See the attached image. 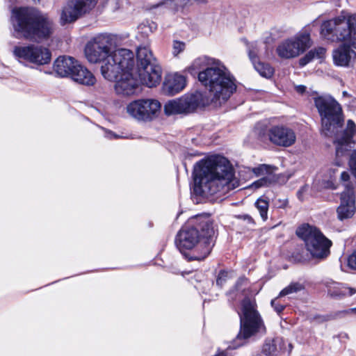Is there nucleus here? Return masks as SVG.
<instances>
[{
	"label": "nucleus",
	"instance_id": "obj_1",
	"mask_svg": "<svg viewBox=\"0 0 356 356\" xmlns=\"http://www.w3.org/2000/svg\"><path fill=\"white\" fill-rule=\"evenodd\" d=\"M188 72L191 74H197L198 81L209 91L208 95L201 92L204 106L211 103H225L236 90L233 76L213 58L207 56L196 58L188 67Z\"/></svg>",
	"mask_w": 356,
	"mask_h": 356
},
{
	"label": "nucleus",
	"instance_id": "obj_41",
	"mask_svg": "<svg viewBox=\"0 0 356 356\" xmlns=\"http://www.w3.org/2000/svg\"><path fill=\"white\" fill-rule=\"evenodd\" d=\"M214 356H227V350L218 352Z\"/></svg>",
	"mask_w": 356,
	"mask_h": 356
},
{
	"label": "nucleus",
	"instance_id": "obj_23",
	"mask_svg": "<svg viewBox=\"0 0 356 356\" xmlns=\"http://www.w3.org/2000/svg\"><path fill=\"white\" fill-rule=\"evenodd\" d=\"M271 168H273L272 166L266 164H261L254 168L253 172L257 175H262L265 173L267 174L266 176L253 183L252 185L254 188H258L263 186H269L278 181V177L271 173Z\"/></svg>",
	"mask_w": 356,
	"mask_h": 356
},
{
	"label": "nucleus",
	"instance_id": "obj_28",
	"mask_svg": "<svg viewBox=\"0 0 356 356\" xmlns=\"http://www.w3.org/2000/svg\"><path fill=\"white\" fill-rule=\"evenodd\" d=\"M305 286L300 282H291L289 286L284 288L279 293V297H284L287 295L296 293L304 290Z\"/></svg>",
	"mask_w": 356,
	"mask_h": 356
},
{
	"label": "nucleus",
	"instance_id": "obj_44",
	"mask_svg": "<svg viewBox=\"0 0 356 356\" xmlns=\"http://www.w3.org/2000/svg\"><path fill=\"white\" fill-rule=\"evenodd\" d=\"M34 1H39L40 0H33Z\"/></svg>",
	"mask_w": 356,
	"mask_h": 356
},
{
	"label": "nucleus",
	"instance_id": "obj_35",
	"mask_svg": "<svg viewBox=\"0 0 356 356\" xmlns=\"http://www.w3.org/2000/svg\"><path fill=\"white\" fill-rule=\"evenodd\" d=\"M350 179V175L348 172H346V171H343V172H341V180L344 181V182H346L344 185V186L346 187V184H350L351 186H353V184H351L350 183L348 182Z\"/></svg>",
	"mask_w": 356,
	"mask_h": 356
},
{
	"label": "nucleus",
	"instance_id": "obj_34",
	"mask_svg": "<svg viewBox=\"0 0 356 356\" xmlns=\"http://www.w3.org/2000/svg\"><path fill=\"white\" fill-rule=\"evenodd\" d=\"M237 218L238 219H241V220H243L247 222L248 224H251L252 225V224L254 223V220L252 219V218L250 216L248 215V214L238 215L237 216Z\"/></svg>",
	"mask_w": 356,
	"mask_h": 356
},
{
	"label": "nucleus",
	"instance_id": "obj_19",
	"mask_svg": "<svg viewBox=\"0 0 356 356\" xmlns=\"http://www.w3.org/2000/svg\"><path fill=\"white\" fill-rule=\"evenodd\" d=\"M186 85V77L179 74H169L165 76L163 90L168 95H175L181 92Z\"/></svg>",
	"mask_w": 356,
	"mask_h": 356
},
{
	"label": "nucleus",
	"instance_id": "obj_40",
	"mask_svg": "<svg viewBox=\"0 0 356 356\" xmlns=\"http://www.w3.org/2000/svg\"><path fill=\"white\" fill-rule=\"evenodd\" d=\"M306 90V87L304 86H298L296 87V91L299 93H304Z\"/></svg>",
	"mask_w": 356,
	"mask_h": 356
},
{
	"label": "nucleus",
	"instance_id": "obj_5",
	"mask_svg": "<svg viewBox=\"0 0 356 356\" xmlns=\"http://www.w3.org/2000/svg\"><path fill=\"white\" fill-rule=\"evenodd\" d=\"M116 48L115 38L108 34H99L86 45L85 55L91 63H102L101 72L105 79H113L124 63L127 64L134 52L127 49Z\"/></svg>",
	"mask_w": 356,
	"mask_h": 356
},
{
	"label": "nucleus",
	"instance_id": "obj_26",
	"mask_svg": "<svg viewBox=\"0 0 356 356\" xmlns=\"http://www.w3.org/2000/svg\"><path fill=\"white\" fill-rule=\"evenodd\" d=\"M326 49L321 47L312 49L299 60V64L301 67H304L314 58H323Z\"/></svg>",
	"mask_w": 356,
	"mask_h": 356
},
{
	"label": "nucleus",
	"instance_id": "obj_38",
	"mask_svg": "<svg viewBox=\"0 0 356 356\" xmlns=\"http://www.w3.org/2000/svg\"><path fill=\"white\" fill-rule=\"evenodd\" d=\"M307 190V186H303L302 188H301L298 192H297V195H298V197L300 199V200H302V193L306 191Z\"/></svg>",
	"mask_w": 356,
	"mask_h": 356
},
{
	"label": "nucleus",
	"instance_id": "obj_3",
	"mask_svg": "<svg viewBox=\"0 0 356 356\" xmlns=\"http://www.w3.org/2000/svg\"><path fill=\"white\" fill-rule=\"evenodd\" d=\"M314 104L321 116L322 134L326 137H334L337 159L336 165L339 166V158L345 156L353 147L356 125L353 120H348L346 129L339 131L343 124V111L341 105L333 97H317L314 98Z\"/></svg>",
	"mask_w": 356,
	"mask_h": 356
},
{
	"label": "nucleus",
	"instance_id": "obj_18",
	"mask_svg": "<svg viewBox=\"0 0 356 356\" xmlns=\"http://www.w3.org/2000/svg\"><path fill=\"white\" fill-rule=\"evenodd\" d=\"M269 140L274 144L283 147L292 145L296 139L294 131L283 126H275L268 130Z\"/></svg>",
	"mask_w": 356,
	"mask_h": 356
},
{
	"label": "nucleus",
	"instance_id": "obj_6",
	"mask_svg": "<svg viewBox=\"0 0 356 356\" xmlns=\"http://www.w3.org/2000/svg\"><path fill=\"white\" fill-rule=\"evenodd\" d=\"M10 20L16 38L32 42L49 38L55 30L54 21L47 15L27 8L13 9Z\"/></svg>",
	"mask_w": 356,
	"mask_h": 356
},
{
	"label": "nucleus",
	"instance_id": "obj_37",
	"mask_svg": "<svg viewBox=\"0 0 356 356\" xmlns=\"http://www.w3.org/2000/svg\"><path fill=\"white\" fill-rule=\"evenodd\" d=\"M288 204L287 200H278L276 205L278 208H284Z\"/></svg>",
	"mask_w": 356,
	"mask_h": 356
},
{
	"label": "nucleus",
	"instance_id": "obj_17",
	"mask_svg": "<svg viewBox=\"0 0 356 356\" xmlns=\"http://www.w3.org/2000/svg\"><path fill=\"white\" fill-rule=\"evenodd\" d=\"M354 187L350 184L346 185L341 195V204L337 208L338 218L342 220L351 218L355 211Z\"/></svg>",
	"mask_w": 356,
	"mask_h": 356
},
{
	"label": "nucleus",
	"instance_id": "obj_27",
	"mask_svg": "<svg viewBox=\"0 0 356 356\" xmlns=\"http://www.w3.org/2000/svg\"><path fill=\"white\" fill-rule=\"evenodd\" d=\"M254 206L259 211L262 220L266 221L268 219L269 202L263 197H260L255 202Z\"/></svg>",
	"mask_w": 356,
	"mask_h": 356
},
{
	"label": "nucleus",
	"instance_id": "obj_31",
	"mask_svg": "<svg viewBox=\"0 0 356 356\" xmlns=\"http://www.w3.org/2000/svg\"><path fill=\"white\" fill-rule=\"evenodd\" d=\"M184 47H185V44L184 42H178V41L175 42V43L173 44V49H174L173 54L175 55H177L178 54H179L184 49Z\"/></svg>",
	"mask_w": 356,
	"mask_h": 356
},
{
	"label": "nucleus",
	"instance_id": "obj_10",
	"mask_svg": "<svg viewBox=\"0 0 356 356\" xmlns=\"http://www.w3.org/2000/svg\"><path fill=\"white\" fill-rule=\"evenodd\" d=\"M240 316V331L238 339H247L259 332H265L264 321L257 309L254 299L245 298L241 303Z\"/></svg>",
	"mask_w": 356,
	"mask_h": 356
},
{
	"label": "nucleus",
	"instance_id": "obj_13",
	"mask_svg": "<svg viewBox=\"0 0 356 356\" xmlns=\"http://www.w3.org/2000/svg\"><path fill=\"white\" fill-rule=\"evenodd\" d=\"M98 0H68L61 9V25L73 23L79 17L89 13L97 5Z\"/></svg>",
	"mask_w": 356,
	"mask_h": 356
},
{
	"label": "nucleus",
	"instance_id": "obj_29",
	"mask_svg": "<svg viewBox=\"0 0 356 356\" xmlns=\"http://www.w3.org/2000/svg\"><path fill=\"white\" fill-rule=\"evenodd\" d=\"M280 297H279V296L275 298L274 300H273L271 301V306L274 308L275 311L277 313V314H280L281 312H282V311L284 310V309L285 308V306L283 305H281L278 302V299L280 298Z\"/></svg>",
	"mask_w": 356,
	"mask_h": 356
},
{
	"label": "nucleus",
	"instance_id": "obj_4",
	"mask_svg": "<svg viewBox=\"0 0 356 356\" xmlns=\"http://www.w3.org/2000/svg\"><path fill=\"white\" fill-rule=\"evenodd\" d=\"M214 234L209 216L197 215L191 218L175 238V245L188 260H203L210 253V239Z\"/></svg>",
	"mask_w": 356,
	"mask_h": 356
},
{
	"label": "nucleus",
	"instance_id": "obj_20",
	"mask_svg": "<svg viewBox=\"0 0 356 356\" xmlns=\"http://www.w3.org/2000/svg\"><path fill=\"white\" fill-rule=\"evenodd\" d=\"M78 64L71 56H59L54 63V72L61 77L70 76Z\"/></svg>",
	"mask_w": 356,
	"mask_h": 356
},
{
	"label": "nucleus",
	"instance_id": "obj_25",
	"mask_svg": "<svg viewBox=\"0 0 356 356\" xmlns=\"http://www.w3.org/2000/svg\"><path fill=\"white\" fill-rule=\"evenodd\" d=\"M284 345V341L282 338L268 339L263 346L262 353L268 356L277 355L281 352H285Z\"/></svg>",
	"mask_w": 356,
	"mask_h": 356
},
{
	"label": "nucleus",
	"instance_id": "obj_42",
	"mask_svg": "<svg viewBox=\"0 0 356 356\" xmlns=\"http://www.w3.org/2000/svg\"><path fill=\"white\" fill-rule=\"evenodd\" d=\"M288 347H289V350H288V352H289V353H290V352L291 351L292 348H293V346H292V344H291V343H289V344H288Z\"/></svg>",
	"mask_w": 356,
	"mask_h": 356
},
{
	"label": "nucleus",
	"instance_id": "obj_30",
	"mask_svg": "<svg viewBox=\"0 0 356 356\" xmlns=\"http://www.w3.org/2000/svg\"><path fill=\"white\" fill-rule=\"evenodd\" d=\"M348 266L353 269L356 270V250L354 251L348 258Z\"/></svg>",
	"mask_w": 356,
	"mask_h": 356
},
{
	"label": "nucleus",
	"instance_id": "obj_14",
	"mask_svg": "<svg viewBox=\"0 0 356 356\" xmlns=\"http://www.w3.org/2000/svg\"><path fill=\"white\" fill-rule=\"evenodd\" d=\"M161 110V104L152 99H138L129 104L127 113L140 121H150L156 118Z\"/></svg>",
	"mask_w": 356,
	"mask_h": 356
},
{
	"label": "nucleus",
	"instance_id": "obj_8",
	"mask_svg": "<svg viewBox=\"0 0 356 356\" xmlns=\"http://www.w3.org/2000/svg\"><path fill=\"white\" fill-rule=\"evenodd\" d=\"M136 69L142 84L149 88L156 86L161 80L162 70L152 51L147 47L137 49Z\"/></svg>",
	"mask_w": 356,
	"mask_h": 356
},
{
	"label": "nucleus",
	"instance_id": "obj_39",
	"mask_svg": "<svg viewBox=\"0 0 356 356\" xmlns=\"http://www.w3.org/2000/svg\"><path fill=\"white\" fill-rule=\"evenodd\" d=\"M246 282V279L245 278H240L237 282H236V287L237 288V289L240 287V286H241L242 284H243L245 282Z\"/></svg>",
	"mask_w": 356,
	"mask_h": 356
},
{
	"label": "nucleus",
	"instance_id": "obj_33",
	"mask_svg": "<svg viewBox=\"0 0 356 356\" xmlns=\"http://www.w3.org/2000/svg\"><path fill=\"white\" fill-rule=\"evenodd\" d=\"M353 312H356V307L352 308V309H350L348 310L338 312L335 313L333 318H341V317L343 316L344 314H348L353 313Z\"/></svg>",
	"mask_w": 356,
	"mask_h": 356
},
{
	"label": "nucleus",
	"instance_id": "obj_21",
	"mask_svg": "<svg viewBox=\"0 0 356 356\" xmlns=\"http://www.w3.org/2000/svg\"><path fill=\"white\" fill-rule=\"evenodd\" d=\"M356 59V53L348 45H342L333 52V60L337 65L348 67Z\"/></svg>",
	"mask_w": 356,
	"mask_h": 356
},
{
	"label": "nucleus",
	"instance_id": "obj_32",
	"mask_svg": "<svg viewBox=\"0 0 356 356\" xmlns=\"http://www.w3.org/2000/svg\"><path fill=\"white\" fill-rule=\"evenodd\" d=\"M227 276V273L225 271H220L218 275L217 280H216V284L218 286H222L223 283L226 280V277Z\"/></svg>",
	"mask_w": 356,
	"mask_h": 356
},
{
	"label": "nucleus",
	"instance_id": "obj_7",
	"mask_svg": "<svg viewBox=\"0 0 356 356\" xmlns=\"http://www.w3.org/2000/svg\"><path fill=\"white\" fill-rule=\"evenodd\" d=\"M321 35L330 42H348L356 48V15H341L323 22Z\"/></svg>",
	"mask_w": 356,
	"mask_h": 356
},
{
	"label": "nucleus",
	"instance_id": "obj_16",
	"mask_svg": "<svg viewBox=\"0 0 356 356\" xmlns=\"http://www.w3.org/2000/svg\"><path fill=\"white\" fill-rule=\"evenodd\" d=\"M309 47L310 35L303 33L281 42L276 51L280 57L289 59L298 56Z\"/></svg>",
	"mask_w": 356,
	"mask_h": 356
},
{
	"label": "nucleus",
	"instance_id": "obj_9",
	"mask_svg": "<svg viewBox=\"0 0 356 356\" xmlns=\"http://www.w3.org/2000/svg\"><path fill=\"white\" fill-rule=\"evenodd\" d=\"M296 234L305 242L312 258L322 260L330 254L332 241L316 227L303 225L297 229Z\"/></svg>",
	"mask_w": 356,
	"mask_h": 356
},
{
	"label": "nucleus",
	"instance_id": "obj_12",
	"mask_svg": "<svg viewBox=\"0 0 356 356\" xmlns=\"http://www.w3.org/2000/svg\"><path fill=\"white\" fill-rule=\"evenodd\" d=\"M201 92L185 95L181 98L170 100L164 106V112L167 115L176 114H188L194 112L198 107L204 106Z\"/></svg>",
	"mask_w": 356,
	"mask_h": 356
},
{
	"label": "nucleus",
	"instance_id": "obj_15",
	"mask_svg": "<svg viewBox=\"0 0 356 356\" xmlns=\"http://www.w3.org/2000/svg\"><path fill=\"white\" fill-rule=\"evenodd\" d=\"M13 54L19 60L38 65L47 64L51 60V52L47 48L35 44L15 46Z\"/></svg>",
	"mask_w": 356,
	"mask_h": 356
},
{
	"label": "nucleus",
	"instance_id": "obj_22",
	"mask_svg": "<svg viewBox=\"0 0 356 356\" xmlns=\"http://www.w3.org/2000/svg\"><path fill=\"white\" fill-rule=\"evenodd\" d=\"M258 47L257 42L252 43L248 47V55L255 70L264 77H270L273 74V67L268 63H261L258 59Z\"/></svg>",
	"mask_w": 356,
	"mask_h": 356
},
{
	"label": "nucleus",
	"instance_id": "obj_43",
	"mask_svg": "<svg viewBox=\"0 0 356 356\" xmlns=\"http://www.w3.org/2000/svg\"><path fill=\"white\" fill-rule=\"evenodd\" d=\"M343 96H348V92L346 91H343Z\"/></svg>",
	"mask_w": 356,
	"mask_h": 356
},
{
	"label": "nucleus",
	"instance_id": "obj_24",
	"mask_svg": "<svg viewBox=\"0 0 356 356\" xmlns=\"http://www.w3.org/2000/svg\"><path fill=\"white\" fill-rule=\"evenodd\" d=\"M70 77L74 81L87 86H93L96 82L93 74L79 63Z\"/></svg>",
	"mask_w": 356,
	"mask_h": 356
},
{
	"label": "nucleus",
	"instance_id": "obj_36",
	"mask_svg": "<svg viewBox=\"0 0 356 356\" xmlns=\"http://www.w3.org/2000/svg\"><path fill=\"white\" fill-rule=\"evenodd\" d=\"M356 293V289L353 288H346L343 291V295L353 296Z\"/></svg>",
	"mask_w": 356,
	"mask_h": 356
},
{
	"label": "nucleus",
	"instance_id": "obj_11",
	"mask_svg": "<svg viewBox=\"0 0 356 356\" xmlns=\"http://www.w3.org/2000/svg\"><path fill=\"white\" fill-rule=\"evenodd\" d=\"M134 56L131 61L126 64L123 63L119 69L116 77L113 79H107L110 81H115V90L119 95H131L135 93L138 86V81L134 76Z\"/></svg>",
	"mask_w": 356,
	"mask_h": 356
},
{
	"label": "nucleus",
	"instance_id": "obj_2",
	"mask_svg": "<svg viewBox=\"0 0 356 356\" xmlns=\"http://www.w3.org/2000/svg\"><path fill=\"white\" fill-rule=\"evenodd\" d=\"M238 185L232 165L224 156H211L195 167L193 191L196 195H225Z\"/></svg>",
	"mask_w": 356,
	"mask_h": 356
}]
</instances>
